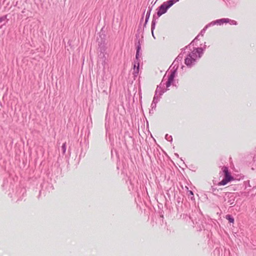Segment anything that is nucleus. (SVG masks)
<instances>
[{"label":"nucleus","mask_w":256,"mask_h":256,"mask_svg":"<svg viewBox=\"0 0 256 256\" xmlns=\"http://www.w3.org/2000/svg\"><path fill=\"white\" fill-rule=\"evenodd\" d=\"M201 56L200 50L196 49L191 52L186 58L185 64L188 66H190L196 61V59L198 57Z\"/></svg>","instance_id":"obj_2"},{"label":"nucleus","mask_w":256,"mask_h":256,"mask_svg":"<svg viewBox=\"0 0 256 256\" xmlns=\"http://www.w3.org/2000/svg\"><path fill=\"white\" fill-rule=\"evenodd\" d=\"M178 1V0H169L164 2L158 9L157 15L158 16L160 17L165 14L170 8Z\"/></svg>","instance_id":"obj_1"},{"label":"nucleus","mask_w":256,"mask_h":256,"mask_svg":"<svg viewBox=\"0 0 256 256\" xmlns=\"http://www.w3.org/2000/svg\"><path fill=\"white\" fill-rule=\"evenodd\" d=\"M226 219L229 221L230 222L234 223V219L232 218L230 216L227 215L226 216Z\"/></svg>","instance_id":"obj_5"},{"label":"nucleus","mask_w":256,"mask_h":256,"mask_svg":"<svg viewBox=\"0 0 256 256\" xmlns=\"http://www.w3.org/2000/svg\"><path fill=\"white\" fill-rule=\"evenodd\" d=\"M2 20H3L2 18H0V22H1L2 21Z\"/></svg>","instance_id":"obj_8"},{"label":"nucleus","mask_w":256,"mask_h":256,"mask_svg":"<svg viewBox=\"0 0 256 256\" xmlns=\"http://www.w3.org/2000/svg\"><path fill=\"white\" fill-rule=\"evenodd\" d=\"M222 170L224 173V178L222 181L218 183V186L226 185L229 182L234 180V178L232 176L227 167H223Z\"/></svg>","instance_id":"obj_3"},{"label":"nucleus","mask_w":256,"mask_h":256,"mask_svg":"<svg viewBox=\"0 0 256 256\" xmlns=\"http://www.w3.org/2000/svg\"><path fill=\"white\" fill-rule=\"evenodd\" d=\"M175 76V72H172L170 75L168 76V80L166 83V86L167 88H169L172 84L174 83V78Z\"/></svg>","instance_id":"obj_4"},{"label":"nucleus","mask_w":256,"mask_h":256,"mask_svg":"<svg viewBox=\"0 0 256 256\" xmlns=\"http://www.w3.org/2000/svg\"><path fill=\"white\" fill-rule=\"evenodd\" d=\"M136 68V64L134 65V68Z\"/></svg>","instance_id":"obj_9"},{"label":"nucleus","mask_w":256,"mask_h":256,"mask_svg":"<svg viewBox=\"0 0 256 256\" xmlns=\"http://www.w3.org/2000/svg\"><path fill=\"white\" fill-rule=\"evenodd\" d=\"M138 72H139V64L138 63L137 67H136V72L138 73Z\"/></svg>","instance_id":"obj_7"},{"label":"nucleus","mask_w":256,"mask_h":256,"mask_svg":"<svg viewBox=\"0 0 256 256\" xmlns=\"http://www.w3.org/2000/svg\"><path fill=\"white\" fill-rule=\"evenodd\" d=\"M138 52H139V48L137 50V52H136V58H138V56H139Z\"/></svg>","instance_id":"obj_6"}]
</instances>
